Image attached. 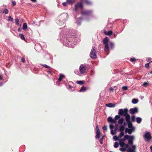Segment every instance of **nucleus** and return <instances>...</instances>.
<instances>
[{
  "instance_id": "obj_1",
  "label": "nucleus",
  "mask_w": 152,
  "mask_h": 152,
  "mask_svg": "<svg viewBox=\"0 0 152 152\" xmlns=\"http://www.w3.org/2000/svg\"><path fill=\"white\" fill-rule=\"evenodd\" d=\"M134 139V137L133 136H130L127 134H126L124 136V138L121 139H119V141L122 142H124V141L126 140H128V144L129 145H133V141Z\"/></svg>"
},
{
  "instance_id": "obj_2",
  "label": "nucleus",
  "mask_w": 152,
  "mask_h": 152,
  "mask_svg": "<svg viewBox=\"0 0 152 152\" xmlns=\"http://www.w3.org/2000/svg\"><path fill=\"white\" fill-rule=\"evenodd\" d=\"M128 144H125L124 146L125 148H128V149L127 150V152H136V146L135 145H132V148H131L129 147Z\"/></svg>"
},
{
  "instance_id": "obj_3",
  "label": "nucleus",
  "mask_w": 152,
  "mask_h": 152,
  "mask_svg": "<svg viewBox=\"0 0 152 152\" xmlns=\"http://www.w3.org/2000/svg\"><path fill=\"white\" fill-rule=\"evenodd\" d=\"M90 56L91 58L93 59L97 57L96 51V48L95 47H92L90 53Z\"/></svg>"
},
{
  "instance_id": "obj_4",
  "label": "nucleus",
  "mask_w": 152,
  "mask_h": 152,
  "mask_svg": "<svg viewBox=\"0 0 152 152\" xmlns=\"http://www.w3.org/2000/svg\"><path fill=\"white\" fill-rule=\"evenodd\" d=\"M128 112V110L127 109L125 108L124 110L121 109L118 110V114L121 116H125L127 114Z\"/></svg>"
},
{
  "instance_id": "obj_5",
  "label": "nucleus",
  "mask_w": 152,
  "mask_h": 152,
  "mask_svg": "<svg viewBox=\"0 0 152 152\" xmlns=\"http://www.w3.org/2000/svg\"><path fill=\"white\" fill-rule=\"evenodd\" d=\"M68 18V15L66 13H64L60 15L59 16L60 20L63 22L65 21Z\"/></svg>"
},
{
  "instance_id": "obj_6",
  "label": "nucleus",
  "mask_w": 152,
  "mask_h": 152,
  "mask_svg": "<svg viewBox=\"0 0 152 152\" xmlns=\"http://www.w3.org/2000/svg\"><path fill=\"white\" fill-rule=\"evenodd\" d=\"M80 8L82 9L83 8V5L81 1L77 3L75 6V10L76 11L79 8Z\"/></svg>"
},
{
  "instance_id": "obj_7",
  "label": "nucleus",
  "mask_w": 152,
  "mask_h": 152,
  "mask_svg": "<svg viewBox=\"0 0 152 152\" xmlns=\"http://www.w3.org/2000/svg\"><path fill=\"white\" fill-rule=\"evenodd\" d=\"M143 137L145 141L149 142V140H150L151 138L150 133L148 132H147L144 135Z\"/></svg>"
},
{
  "instance_id": "obj_8",
  "label": "nucleus",
  "mask_w": 152,
  "mask_h": 152,
  "mask_svg": "<svg viewBox=\"0 0 152 152\" xmlns=\"http://www.w3.org/2000/svg\"><path fill=\"white\" fill-rule=\"evenodd\" d=\"M125 128V127L121 125L120 126V127L119 129V130L121 132L120 133L119 135V137L121 138L122 137L124 136V133L123 131H124Z\"/></svg>"
},
{
  "instance_id": "obj_9",
  "label": "nucleus",
  "mask_w": 152,
  "mask_h": 152,
  "mask_svg": "<svg viewBox=\"0 0 152 152\" xmlns=\"http://www.w3.org/2000/svg\"><path fill=\"white\" fill-rule=\"evenodd\" d=\"M86 71V68L83 64L81 65L79 67V71L81 74L84 73Z\"/></svg>"
},
{
  "instance_id": "obj_10",
  "label": "nucleus",
  "mask_w": 152,
  "mask_h": 152,
  "mask_svg": "<svg viewBox=\"0 0 152 152\" xmlns=\"http://www.w3.org/2000/svg\"><path fill=\"white\" fill-rule=\"evenodd\" d=\"M96 135L95 138H99L100 137V135L101 134V132L100 131L99 127L97 125L96 126Z\"/></svg>"
},
{
  "instance_id": "obj_11",
  "label": "nucleus",
  "mask_w": 152,
  "mask_h": 152,
  "mask_svg": "<svg viewBox=\"0 0 152 152\" xmlns=\"http://www.w3.org/2000/svg\"><path fill=\"white\" fill-rule=\"evenodd\" d=\"M138 112V109L136 107H135L134 108H131L129 110L130 113L132 115H133L135 113H137Z\"/></svg>"
},
{
  "instance_id": "obj_12",
  "label": "nucleus",
  "mask_w": 152,
  "mask_h": 152,
  "mask_svg": "<svg viewBox=\"0 0 152 152\" xmlns=\"http://www.w3.org/2000/svg\"><path fill=\"white\" fill-rule=\"evenodd\" d=\"M135 128L133 127V129L126 128L125 130V133H128L129 134H131L133 131L134 130Z\"/></svg>"
},
{
  "instance_id": "obj_13",
  "label": "nucleus",
  "mask_w": 152,
  "mask_h": 152,
  "mask_svg": "<svg viewBox=\"0 0 152 152\" xmlns=\"http://www.w3.org/2000/svg\"><path fill=\"white\" fill-rule=\"evenodd\" d=\"M92 12V11L90 10L82 11H81V13L82 15H88L91 14Z\"/></svg>"
},
{
  "instance_id": "obj_14",
  "label": "nucleus",
  "mask_w": 152,
  "mask_h": 152,
  "mask_svg": "<svg viewBox=\"0 0 152 152\" xmlns=\"http://www.w3.org/2000/svg\"><path fill=\"white\" fill-rule=\"evenodd\" d=\"M107 121L108 122L114 123H115L117 122L115 120H114V119H113L111 116H110L108 118Z\"/></svg>"
},
{
  "instance_id": "obj_15",
  "label": "nucleus",
  "mask_w": 152,
  "mask_h": 152,
  "mask_svg": "<svg viewBox=\"0 0 152 152\" xmlns=\"http://www.w3.org/2000/svg\"><path fill=\"white\" fill-rule=\"evenodd\" d=\"M82 3H84L87 5H89L91 4V2L89 0H80Z\"/></svg>"
},
{
  "instance_id": "obj_16",
  "label": "nucleus",
  "mask_w": 152,
  "mask_h": 152,
  "mask_svg": "<svg viewBox=\"0 0 152 152\" xmlns=\"http://www.w3.org/2000/svg\"><path fill=\"white\" fill-rule=\"evenodd\" d=\"M125 116V119L127 122L131 121L130 120V115L129 114L127 113Z\"/></svg>"
},
{
  "instance_id": "obj_17",
  "label": "nucleus",
  "mask_w": 152,
  "mask_h": 152,
  "mask_svg": "<svg viewBox=\"0 0 152 152\" xmlns=\"http://www.w3.org/2000/svg\"><path fill=\"white\" fill-rule=\"evenodd\" d=\"M109 41V39L107 37H106L104 39L103 41V43L105 45L106 44H108V42Z\"/></svg>"
},
{
  "instance_id": "obj_18",
  "label": "nucleus",
  "mask_w": 152,
  "mask_h": 152,
  "mask_svg": "<svg viewBox=\"0 0 152 152\" xmlns=\"http://www.w3.org/2000/svg\"><path fill=\"white\" fill-rule=\"evenodd\" d=\"M106 106L109 107H114L115 106V104L112 103H110L106 104Z\"/></svg>"
},
{
  "instance_id": "obj_19",
  "label": "nucleus",
  "mask_w": 152,
  "mask_h": 152,
  "mask_svg": "<svg viewBox=\"0 0 152 152\" xmlns=\"http://www.w3.org/2000/svg\"><path fill=\"white\" fill-rule=\"evenodd\" d=\"M127 123L128 125V127L129 128L133 129V127H133V124L131 121L127 122Z\"/></svg>"
},
{
  "instance_id": "obj_20",
  "label": "nucleus",
  "mask_w": 152,
  "mask_h": 152,
  "mask_svg": "<svg viewBox=\"0 0 152 152\" xmlns=\"http://www.w3.org/2000/svg\"><path fill=\"white\" fill-rule=\"evenodd\" d=\"M124 121V119L123 118H121L118 121V123L119 124H122Z\"/></svg>"
},
{
  "instance_id": "obj_21",
  "label": "nucleus",
  "mask_w": 152,
  "mask_h": 152,
  "mask_svg": "<svg viewBox=\"0 0 152 152\" xmlns=\"http://www.w3.org/2000/svg\"><path fill=\"white\" fill-rule=\"evenodd\" d=\"M27 28V25L26 23H24L23 26V27L22 28V29L24 30H26Z\"/></svg>"
},
{
  "instance_id": "obj_22",
  "label": "nucleus",
  "mask_w": 152,
  "mask_h": 152,
  "mask_svg": "<svg viewBox=\"0 0 152 152\" xmlns=\"http://www.w3.org/2000/svg\"><path fill=\"white\" fill-rule=\"evenodd\" d=\"M67 2L69 4H73L75 2V0H66Z\"/></svg>"
},
{
  "instance_id": "obj_23",
  "label": "nucleus",
  "mask_w": 152,
  "mask_h": 152,
  "mask_svg": "<svg viewBox=\"0 0 152 152\" xmlns=\"http://www.w3.org/2000/svg\"><path fill=\"white\" fill-rule=\"evenodd\" d=\"M113 32L111 31H108L107 32H105V34L106 35L110 36L112 34Z\"/></svg>"
},
{
  "instance_id": "obj_24",
  "label": "nucleus",
  "mask_w": 152,
  "mask_h": 152,
  "mask_svg": "<svg viewBox=\"0 0 152 152\" xmlns=\"http://www.w3.org/2000/svg\"><path fill=\"white\" fill-rule=\"evenodd\" d=\"M86 90V87H84V86H83L80 90V92H84Z\"/></svg>"
},
{
  "instance_id": "obj_25",
  "label": "nucleus",
  "mask_w": 152,
  "mask_h": 152,
  "mask_svg": "<svg viewBox=\"0 0 152 152\" xmlns=\"http://www.w3.org/2000/svg\"><path fill=\"white\" fill-rule=\"evenodd\" d=\"M138 102V99H134L132 100V102L133 104H136Z\"/></svg>"
},
{
  "instance_id": "obj_26",
  "label": "nucleus",
  "mask_w": 152,
  "mask_h": 152,
  "mask_svg": "<svg viewBox=\"0 0 152 152\" xmlns=\"http://www.w3.org/2000/svg\"><path fill=\"white\" fill-rule=\"evenodd\" d=\"M121 138H120L119 137V136L118 137H117L115 135L113 137V139L115 141H116V140H119V139Z\"/></svg>"
},
{
  "instance_id": "obj_27",
  "label": "nucleus",
  "mask_w": 152,
  "mask_h": 152,
  "mask_svg": "<svg viewBox=\"0 0 152 152\" xmlns=\"http://www.w3.org/2000/svg\"><path fill=\"white\" fill-rule=\"evenodd\" d=\"M64 77V76L63 75H59V77L58 79L59 81H61L63 78Z\"/></svg>"
},
{
  "instance_id": "obj_28",
  "label": "nucleus",
  "mask_w": 152,
  "mask_h": 152,
  "mask_svg": "<svg viewBox=\"0 0 152 152\" xmlns=\"http://www.w3.org/2000/svg\"><path fill=\"white\" fill-rule=\"evenodd\" d=\"M76 83L78 84L82 85L84 83V82L83 81H77Z\"/></svg>"
},
{
  "instance_id": "obj_29",
  "label": "nucleus",
  "mask_w": 152,
  "mask_h": 152,
  "mask_svg": "<svg viewBox=\"0 0 152 152\" xmlns=\"http://www.w3.org/2000/svg\"><path fill=\"white\" fill-rule=\"evenodd\" d=\"M20 37L23 40L26 41V39L24 37V35L22 34H19Z\"/></svg>"
},
{
  "instance_id": "obj_30",
  "label": "nucleus",
  "mask_w": 152,
  "mask_h": 152,
  "mask_svg": "<svg viewBox=\"0 0 152 152\" xmlns=\"http://www.w3.org/2000/svg\"><path fill=\"white\" fill-rule=\"evenodd\" d=\"M104 45V50L105 51H107L109 48L108 45V44H105Z\"/></svg>"
},
{
  "instance_id": "obj_31",
  "label": "nucleus",
  "mask_w": 152,
  "mask_h": 152,
  "mask_svg": "<svg viewBox=\"0 0 152 152\" xmlns=\"http://www.w3.org/2000/svg\"><path fill=\"white\" fill-rule=\"evenodd\" d=\"M142 121L141 118L139 117H137L136 118V121L138 123H140Z\"/></svg>"
},
{
  "instance_id": "obj_32",
  "label": "nucleus",
  "mask_w": 152,
  "mask_h": 152,
  "mask_svg": "<svg viewBox=\"0 0 152 152\" xmlns=\"http://www.w3.org/2000/svg\"><path fill=\"white\" fill-rule=\"evenodd\" d=\"M15 24L17 25H19V20L18 18H16L15 20Z\"/></svg>"
},
{
  "instance_id": "obj_33",
  "label": "nucleus",
  "mask_w": 152,
  "mask_h": 152,
  "mask_svg": "<svg viewBox=\"0 0 152 152\" xmlns=\"http://www.w3.org/2000/svg\"><path fill=\"white\" fill-rule=\"evenodd\" d=\"M120 118V115H116L115 116L114 120H115V121H116V120H117L119 118Z\"/></svg>"
},
{
  "instance_id": "obj_34",
  "label": "nucleus",
  "mask_w": 152,
  "mask_h": 152,
  "mask_svg": "<svg viewBox=\"0 0 152 152\" xmlns=\"http://www.w3.org/2000/svg\"><path fill=\"white\" fill-rule=\"evenodd\" d=\"M119 145L121 147H123L125 143L124 142L119 141Z\"/></svg>"
},
{
  "instance_id": "obj_35",
  "label": "nucleus",
  "mask_w": 152,
  "mask_h": 152,
  "mask_svg": "<svg viewBox=\"0 0 152 152\" xmlns=\"http://www.w3.org/2000/svg\"><path fill=\"white\" fill-rule=\"evenodd\" d=\"M8 19H7V20L8 21H11V22H13V18H11V16H9L8 18Z\"/></svg>"
},
{
  "instance_id": "obj_36",
  "label": "nucleus",
  "mask_w": 152,
  "mask_h": 152,
  "mask_svg": "<svg viewBox=\"0 0 152 152\" xmlns=\"http://www.w3.org/2000/svg\"><path fill=\"white\" fill-rule=\"evenodd\" d=\"M3 12L5 14H7L8 13L9 10L5 8Z\"/></svg>"
},
{
  "instance_id": "obj_37",
  "label": "nucleus",
  "mask_w": 152,
  "mask_h": 152,
  "mask_svg": "<svg viewBox=\"0 0 152 152\" xmlns=\"http://www.w3.org/2000/svg\"><path fill=\"white\" fill-rule=\"evenodd\" d=\"M104 136H103L99 140V142L101 144H103V140L104 138Z\"/></svg>"
},
{
  "instance_id": "obj_38",
  "label": "nucleus",
  "mask_w": 152,
  "mask_h": 152,
  "mask_svg": "<svg viewBox=\"0 0 152 152\" xmlns=\"http://www.w3.org/2000/svg\"><path fill=\"white\" fill-rule=\"evenodd\" d=\"M114 146L115 148H117L118 146V143L117 142H115L114 145Z\"/></svg>"
},
{
  "instance_id": "obj_39",
  "label": "nucleus",
  "mask_w": 152,
  "mask_h": 152,
  "mask_svg": "<svg viewBox=\"0 0 152 152\" xmlns=\"http://www.w3.org/2000/svg\"><path fill=\"white\" fill-rule=\"evenodd\" d=\"M135 118L134 115H133L131 117V121L132 122H134L135 121Z\"/></svg>"
},
{
  "instance_id": "obj_40",
  "label": "nucleus",
  "mask_w": 152,
  "mask_h": 152,
  "mask_svg": "<svg viewBox=\"0 0 152 152\" xmlns=\"http://www.w3.org/2000/svg\"><path fill=\"white\" fill-rule=\"evenodd\" d=\"M41 65H42V66L47 68L49 69V68H50V66H48L47 65L45 64H41Z\"/></svg>"
},
{
  "instance_id": "obj_41",
  "label": "nucleus",
  "mask_w": 152,
  "mask_h": 152,
  "mask_svg": "<svg viewBox=\"0 0 152 152\" xmlns=\"http://www.w3.org/2000/svg\"><path fill=\"white\" fill-rule=\"evenodd\" d=\"M120 150L122 152H124L126 151V149L125 148H120Z\"/></svg>"
},
{
  "instance_id": "obj_42",
  "label": "nucleus",
  "mask_w": 152,
  "mask_h": 152,
  "mask_svg": "<svg viewBox=\"0 0 152 152\" xmlns=\"http://www.w3.org/2000/svg\"><path fill=\"white\" fill-rule=\"evenodd\" d=\"M150 63V62L145 64V67L148 69H149L150 68V67H149V64Z\"/></svg>"
},
{
  "instance_id": "obj_43",
  "label": "nucleus",
  "mask_w": 152,
  "mask_h": 152,
  "mask_svg": "<svg viewBox=\"0 0 152 152\" xmlns=\"http://www.w3.org/2000/svg\"><path fill=\"white\" fill-rule=\"evenodd\" d=\"M148 85V83L147 82H145L143 84V86L144 87H146Z\"/></svg>"
},
{
  "instance_id": "obj_44",
  "label": "nucleus",
  "mask_w": 152,
  "mask_h": 152,
  "mask_svg": "<svg viewBox=\"0 0 152 152\" xmlns=\"http://www.w3.org/2000/svg\"><path fill=\"white\" fill-rule=\"evenodd\" d=\"M110 47L111 48H113V47L114 44L113 43L111 42L110 43Z\"/></svg>"
},
{
  "instance_id": "obj_45",
  "label": "nucleus",
  "mask_w": 152,
  "mask_h": 152,
  "mask_svg": "<svg viewBox=\"0 0 152 152\" xmlns=\"http://www.w3.org/2000/svg\"><path fill=\"white\" fill-rule=\"evenodd\" d=\"M102 129H103V130H105L106 131H107V126H103V127Z\"/></svg>"
},
{
  "instance_id": "obj_46",
  "label": "nucleus",
  "mask_w": 152,
  "mask_h": 152,
  "mask_svg": "<svg viewBox=\"0 0 152 152\" xmlns=\"http://www.w3.org/2000/svg\"><path fill=\"white\" fill-rule=\"evenodd\" d=\"M130 60L132 62H133L136 61V59L134 58H132L130 59Z\"/></svg>"
},
{
  "instance_id": "obj_47",
  "label": "nucleus",
  "mask_w": 152,
  "mask_h": 152,
  "mask_svg": "<svg viewBox=\"0 0 152 152\" xmlns=\"http://www.w3.org/2000/svg\"><path fill=\"white\" fill-rule=\"evenodd\" d=\"M122 88L123 89H124L125 90H127L128 87L127 86H123L122 87Z\"/></svg>"
},
{
  "instance_id": "obj_48",
  "label": "nucleus",
  "mask_w": 152,
  "mask_h": 152,
  "mask_svg": "<svg viewBox=\"0 0 152 152\" xmlns=\"http://www.w3.org/2000/svg\"><path fill=\"white\" fill-rule=\"evenodd\" d=\"M111 134L113 135L116 134V132H114L113 130H112L111 131Z\"/></svg>"
},
{
  "instance_id": "obj_49",
  "label": "nucleus",
  "mask_w": 152,
  "mask_h": 152,
  "mask_svg": "<svg viewBox=\"0 0 152 152\" xmlns=\"http://www.w3.org/2000/svg\"><path fill=\"white\" fill-rule=\"evenodd\" d=\"M114 126L112 124H110V128L111 130H112L114 128Z\"/></svg>"
},
{
  "instance_id": "obj_50",
  "label": "nucleus",
  "mask_w": 152,
  "mask_h": 152,
  "mask_svg": "<svg viewBox=\"0 0 152 152\" xmlns=\"http://www.w3.org/2000/svg\"><path fill=\"white\" fill-rule=\"evenodd\" d=\"M12 4L13 6H15L16 5V3L15 1H12Z\"/></svg>"
},
{
  "instance_id": "obj_51",
  "label": "nucleus",
  "mask_w": 152,
  "mask_h": 152,
  "mask_svg": "<svg viewBox=\"0 0 152 152\" xmlns=\"http://www.w3.org/2000/svg\"><path fill=\"white\" fill-rule=\"evenodd\" d=\"M21 60L23 63H24L25 62V58L24 57L22 58Z\"/></svg>"
},
{
  "instance_id": "obj_52",
  "label": "nucleus",
  "mask_w": 152,
  "mask_h": 152,
  "mask_svg": "<svg viewBox=\"0 0 152 152\" xmlns=\"http://www.w3.org/2000/svg\"><path fill=\"white\" fill-rule=\"evenodd\" d=\"M110 91H112V92L113 91L114 89L112 87H110Z\"/></svg>"
},
{
  "instance_id": "obj_53",
  "label": "nucleus",
  "mask_w": 152,
  "mask_h": 152,
  "mask_svg": "<svg viewBox=\"0 0 152 152\" xmlns=\"http://www.w3.org/2000/svg\"><path fill=\"white\" fill-rule=\"evenodd\" d=\"M67 4V3L66 2H64L63 3V5L64 6H66Z\"/></svg>"
},
{
  "instance_id": "obj_54",
  "label": "nucleus",
  "mask_w": 152,
  "mask_h": 152,
  "mask_svg": "<svg viewBox=\"0 0 152 152\" xmlns=\"http://www.w3.org/2000/svg\"><path fill=\"white\" fill-rule=\"evenodd\" d=\"M3 79V77L1 75H0V80H1Z\"/></svg>"
},
{
  "instance_id": "obj_55",
  "label": "nucleus",
  "mask_w": 152,
  "mask_h": 152,
  "mask_svg": "<svg viewBox=\"0 0 152 152\" xmlns=\"http://www.w3.org/2000/svg\"><path fill=\"white\" fill-rule=\"evenodd\" d=\"M33 2H36L37 1V0H30Z\"/></svg>"
},
{
  "instance_id": "obj_56",
  "label": "nucleus",
  "mask_w": 152,
  "mask_h": 152,
  "mask_svg": "<svg viewBox=\"0 0 152 152\" xmlns=\"http://www.w3.org/2000/svg\"><path fill=\"white\" fill-rule=\"evenodd\" d=\"M124 127L126 126V122H124Z\"/></svg>"
},
{
  "instance_id": "obj_57",
  "label": "nucleus",
  "mask_w": 152,
  "mask_h": 152,
  "mask_svg": "<svg viewBox=\"0 0 152 152\" xmlns=\"http://www.w3.org/2000/svg\"><path fill=\"white\" fill-rule=\"evenodd\" d=\"M150 149H151V152H152V145H151L150 146Z\"/></svg>"
},
{
  "instance_id": "obj_58",
  "label": "nucleus",
  "mask_w": 152,
  "mask_h": 152,
  "mask_svg": "<svg viewBox=\"0 0 152 152\" xmlns=\"http://www.w3.org/2000/svg\"><path fill=\"white\" fill-rule=\"evenodd\" d=\"M18 31L19 32H20L21 30L20 28H19L18 29Z\"/></svg>"
},
{
  "instance_id": "obj_59",
  "label": "nucleus",
  "mask_w": 152,
  "mask_h": 152,
  "mask_svg": "<svg viewBox=\"0 0 152 152\" xmlns=\"http://www.w3.org/2000/svg\"><path fill=\"white\" fill-rule=\"evenodd\" d=\"M72 87L71 86H69V88H71Z\"/></svg>"
},
{
  "instance_id": "obj_60",
  "label": "nucleus",
  "mask_w": 152,
  "mask_h": 152,
  "mask_svg": "<svg viewBox=\"0 0 152 152\" xmlns=\"http://www.w3.org/2000/svg\"><path fill=\"white\" fill-rule=\"evenodd\" d=\"M117 128L116 127L115 129L114 130L115 131H116L117 130Z\"/></svg>"
},
{
  "instance_id": "obj_61",
  "label": "nucleus",
  "mask_w": 152,
  "mask_h": 152,
  "mask_svg": "<svg viewBox=\"0 0 152 152\" xmlns=\"http://www.w3.org/2000/svg\"><path fill=\"white\" fill-rule=\"evenodd\" d=\"M150 73L151 74H152V71L150 72Z\"/></svg>"
},
{
  "instance_id": "obj_62",
  "label": "nucleus",
  "mask_w": 152,
  "mask_h": 152,
  "mask_svg": "<svg viewBox=\"0 0 152 152\" xmlns=\"http://www.w3.org/2000/svg\"><path fill=\"white\" fill-rule=\"evenodd\" d=\"M1 84L0 83V86H1Z\"/></svg>"
},
{
  "instance_id": "obj_63",
  "label": "nucleus",
  "mask_w": 152,
  "mask_h": 152,
  "mask_svg": "<svg viewBox=\"0 0 152 152\" xmlns=\"http://www.w3.org/2000/svg\"><path fill=\"white\" fill-rule=\"evenodd\" d=\"M150 62V63H151V62H152V61H151Z\"/></svg>"
},
{
  "instance_id": "obj_64",
  "label": "nucleus",
  "mask_w": 152,
  "mask_h": 152,
  "mask_svg": "<svg viewBox=\"0 0 152 152\" xmlns=\"http://www.w3.org/2000/svg\"><path fill=\"white\" fill-rule=\"evenodd\" d=\"M150 60H149V59H148V61H149Z\"/></svg>"
}]
</instances>
